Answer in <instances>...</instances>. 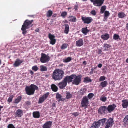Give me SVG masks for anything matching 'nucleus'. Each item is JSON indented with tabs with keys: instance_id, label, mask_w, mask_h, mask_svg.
Segmentation results:
<instances>
[{
	"instance_id": "nucleus-1",
	"label": "nucleus",
	"mask_w": 128,
	"mask_h": 128,
	"mask_svg": "<svg viewBox=\"0 0 128 128\" xmlns=\"http://www.w3.org/2000/svg\"><path fill=\"white\" fill-rule=\"evenodd\" d=\"M64 72L62 70L57 69L55 70L52 74V78L55 80H60L64 76Z\"/></svg>"
},
{
	"instance_id": "nucleus-2",
	"label": "nucleus",
	"mask_w": 128,
	"mask_h": 128,
	"mask_svg": "<svg viewBox=\"0 0 128 128\" xmlns=\"http://www.w3.org/2000/svg\"><path fill=\"white\" fill-rule=\"evenodd\" d=\"M38 87L34 84H31L30 86H26L25 88L26 93L28 95H30L33 94L35 90L38 89Z\"/></svg>"
},
{
	"instance_id": "nucleus-3",
	"label": "nucleus",
	"mask_w": 128,
	"mask_h": 128,
	"mask_svg": "<svg viewBox=\"0 0 128 128\" xmlns=\"http://www.w3.org/2000/svg\"><path fill=\"white\" fill-rule=\"evenodd\" d=\"M73 79L72 84L76 85H78L81 82V78L82 77L81 75L76 76L75 74H72Z\"/></svg>"
},
{
	"instance_id": "nucleus-4",
	"label": "nucleus",
	"mask_w": 128,
	"mask_h": 128,
	"mask_svg": "<svg viewBox=\"0 0 128 128\" xmlns=\"http://www.w3.org/2000/svg\"><path fill=\"white\" fill-rule=\"evenodd\" d=\"M105 119V122L104 123V124H102V126H104L105 128H109L112 127L114 124V121L113 119L112 118H110L107 120L106 121L107 119L106 118H103Z\"/></svg>"
},
{
	"instance_id": "nucleus-5",
	"label": "nucleus",
	"mask_w": 128,
	"mask_h": 128,
	"mask_svg": "<svg viewBox=\"0 0 128 128\" xmlns=\"http://www.w3.org/2000/svg\"><path fill=\"white\" fill-rule=\"evenodd\" d=\"M105 120V119H102L98 121L94 122L92 124L90 128H99L101 124H104Z\"/></svg>"
},
{
	"instance_id": "nucleus-6",
	"label": "nucleus",
	"mask_w": 128,
	"mask_h": 128,
	"mask_svg": "<svg viewBox=\"0 0 128 128\" xmlns=\"http://www.w3.org/2000/svg\"><path fill=\"white\" fill-rule=\"evenodd\" d=\"M41 57L40 59V62L42 63L48 62L50 60V58L48 54L42 53Z\"/></svg>"
},
{
	"instance_id": "nucleus-7",
	"label": "nucleus",
	"mask_w": 128,
	"mask_h": 128,
	"mask_svg": "<svg viewBox=\"0 0 128 128\" xmlns=\"http://www.w3.org/2000/svg\"><path fill=\"white\" fill-rule=\"evenodd\" d=\"M89 104L88 99L86 96L83 97L81 102V106L82 107H85V108H86L88 105Z\"/></svg>"
},
{
	"instance_id": "nucleus-8",
	"label": "nucleus",
	"mask_w": 128,
	"mask_h": 128,
	"mask_svg": "<svg viewBox=\"0 0 128 128\" xmlns=\"http://www.w3.org/2000/svg\"><path fill=\"white\" fill-rule=\"evenodd\" d=\"M33 21V20H26L25 21L22 26L28 29L29 28L32 26V25H31V24L32 23Z\"/></svg>"
},
{
	"instance_id": "nucleus-9",
	"label": "nucleus",
	"mask_w": 128,
	"mask_h": 128,
	"mask_svg": "<svg viewBox=\"0 0 128 128\" xmlns=\"http://www.w3.org/2000/svg\"><path fill=\"white\" fill-rule=\"evenodd\" d=\"M98 112L100 114L104 115L108 113L107 107L105 106H100L98 109Z\"/></svg>"
},
{
	"instance_id": "nucleus-10",
	"label": "nucleus",
	"mask_w": 128,
	"mask_h": 128,
	"mask_svg": "<svg viewBox=\"0 0 128 128\" xmlns=\"http://www.w3.org/2000/svg\"><path fill=\"white\" fill-rule=\"evenodd\" d=\"M81 19L84 23L88 24L91 23L93 21L92 18L90 16H82Z\"/></svg>"
},
{
	"instance_id": "nucleus-11",
	"label": "nucleus",
	"mask_w": 128,
	"mask_h": 128,
	"mask_svg": "<svg viewBox=\"0 0 128 128\" xmlns=\"http://www.w3.org/2000/svg\"><path fill=\"white\" fill-rule=\"evenodd\" d=\"M72 76V74L70 76H67L64 78L63 80L67 84V83H69L72 81L73 78Z\"/></svg>"
},
{
	"instance_id": "nucleus-12",
	"label": "nucleus",
	"mask_w": 128,
	"mask_h": 128,
	"mask_svg": "<svg viewBox=\"0 0 128 128\" xmlns=\"http://www.w3.org/2000/svg\"><path fill=\"white\" fill-rule=\"evenodd\" d=\"M48 37L50 40V44L52 45L54 44L56 42V40L54 38H55V36L50 33H49L48 34Z\"/></svg>"
},
{
	"instance_id": "nucleus-13",
	"label": "nucleus",
	"mask_w": 128,
	"mask_h": 128,
	"mask_svg": "<svg viewBox=\"0 0 128 128\" xmlns=\"http://www.w3.org/2000/svg\"><path fill=\"white\" fill-rule=\"evenodd\" d=\"M49 92H47L46 94H44L40 98L38 101V103L40 104L44 102L48 97L49 95Z\"/></svg>"
},
{
	"instance_id": "nucleus-14",
	"label": "nucleus",
	"mask_w": 128,
	"mask_h": 128,
	"mask_svg": "<svg viewBox=\"0 0 128 128\" xmlns=\"http://www.w3.org/2000/svg\"><path fill=\"white\" fill-rule=\"evenodd\" d=\"M104 0H95L94 5L98 6H101L104 3Z\"/></svg>"
},
{
	"instance_id": "nucleus-15",
	"label": "nucleus",
	"mask_w": 128,
	"mask_h": 128,
	"mask_svg": "<svg viewBox=\"0 0 128 128\" xmlns=\"http://www.w3.org/2000/svg\"><path fill=\"white\" fill-rule=\"evenodd\" d=\"M23 112L20 109L17 110L15 113V117H21L23 115Z\"/></svg>"
},
{
	"instance_id": "nucleus-16",
	"label": "nucleus",
	"mask_w": 128,
	"mask_h": 128,
	"mask_svg": "<svg viewBox=\"0 0 128 128\" xmlns=\"http://www.w3.org/2000/svg\"><path fill=\"white\" fill-rule=\"evenodd\" d=\"M23 62V60H20L19 58H17L13 64L14 66V67H18L20 66V64Z\"/></svg>"
},
{
	"instance_id": "nucleus-17",
	"label": "nucleus",
	"mask_w": 128,
	"mask_h": 128,
	"mask_svg": "<svg viewBox=\"0 0 128 128\" xmlns=\"http://www.w3.org/2000/svg\"><path fill=\"white\" fill-rule=\"evenodd\" d=\"M116 106L115 104H113L108 106L107 108V111L109 112L110 113L114 109Z\"/></svg>"
},
{
	"instance_id": "nucleus-18",
	"label": "nucleus",
	"mask_w": 128,
	"mask_h": 128,
	"mask_svg": "<svg viewBox=\"0 0 128 128\" xmlns=\"http://www.w3.org/2000/svg\"><path fill=\"white\" fill-rule=\"evenodd\" d=\"M52 122L50 121H47L42 126V128H50L52 125Z\"/></svg>"
},
{
	"instance_id": "nucleus-19",
	"label": "nucleus",
	"mask_w": 128,
	"mask_h": 128,
	"mask_svg": "<svg viewBox=\"0 0 128 128\" xmlns=\"http://www.w3.org/2000/svg\"><path fill=\"white\" fill-rule=\"evenodd\" d=\"M67 84L62 80L61 82H59L58 84V86L60 89H63L67 85Z\"/></svg>"
},
{
	"instance_id": "nucleus-20",
	"label": "nucleus",
	"mask_w": 128,
	"mask_h": 128,
	"mask_svg": "<svg viewBox=\"0 0 128 128\" xmlns=\"http://www.w3.org/2000/svg\"><path fill=\"white\" fill-rule=\"evenodd\" d=\"M84 44L83 40L82 39H80L76 42V45L77 46H81Z\"/></svg>"
},
{
	"instance_id": "nucleus-21",
	"label": "nucleus",
	"mask_w": 128,
	"mask_h": 128,
	"mask_svg": "<svg viewBox=\"0 0 128 128\" xmlns=\"http://www.w3.org/2000/svg\"><path fill=\"white\" fill-rule=\"evenodd\" d=\"M122 105L123 108H125L128 106V100H122Z\"/></svg>"
},
{
	"instance_id": "nucleus-22",
	"label": "nucleus",
	"mask_w": 128,
	"mask_h": 128,
	"mask_svg": "<svg viewBox=\"0 0 128 128\" xmlns=\"http://www.w3.org/2000/svg\"><path fill=\"white\" fill-rule=\"evenodd\" d=\"M68 21L70 22H76V17L72 16H70L68 18Z\"/></svg>"
},
{
	"instance_id": "nucleus-23",
	"label": "nucleus",
	"mask_w": 128,
	"mask_h": 128,
	"mask_svg": "<svg viewBox=\"0 0 128 128\" xmlns=\"http://www.w3.org/2000/svg\"><path fill=\"white\" fill-rule=\"evenodd\" d=\"M63 26H65L64 31V33L66 34H68L69 30V25L68 24H66L64 25Z\"/></svg>"
},
{
	"instance_id": "nucleus-24",
	"label": "nucleus",
	"mask_w": 128,
	"mask_h": 128,
	"mask_svg": "<svg viewBox=\"0 0 128 128\" xmlns=\"http://www.w3.org/2000/svg\"><path fill=\"white\" fill-rule=\"evenodd\" d=\"M101 38L104 40H107L109 38V35L108 34L106 33L104 34L101 35Z\"/></svg>"
},
{
	"instance_id": "nucleus-25",
	"label": "nucleus",
	"mask_w": 128,
	"mask_h": 128,
	"mask_svg": "<svg viewBox=\"0 0 128 128\" xmlns=\"http://www.w3.org/2000/svg\"><path fill=\"white\" fill-rule=\"evenodd\" d=\"M33 116L35 118H39L40 116V112L38 111L34 112L33 113Z\"/></svg>"
},
{
	"instance_id": "nucleus-26",
	"label": "nucleus",
	"mask_w": 128,
	"mask_h": 128,
	"mask_svg": "<svg viewBox=\"0 0 128 128\" xmlns=\"http://www.w3.org/2000/svg\"><path fill=\"white\" fill-rule=\"evenodd\" d=\"M51 87L52 91L54 92H56L58 90V87L54 84H52L51 86Z\"/></svg>"
},
{
	"instance_id": "nucleus-27",
	"label": "nucleus",
	"mask_w": 128,
	"mask_h": 128,
	"mask_svg": "<svg viewBox=\"0 0 128 128\" xmlns=\"http://www.w3.org/2000/svg\"><path fill=\"white\" fill-rule=\"evenodd\" d=\"M110 46V45L109 44H104L103 45V47L104 48V51H108Z\"/></svg>"
},
{
	"instance_id": "nucleus-28",
	"label": "nucleus",
	"mask_w": 128,
	"mask_h": 128,
	"mask_svg": "<svg viewBox=\"0 0 128 128\" xmlns=\"http://www.w3.org/2000/svg\"><path fill=\"white\" fill-rule=\"evenodd\" d=\"M89 30L88 29L87 27L85 28H83L82 29V33L86 35L89 32Z\"/></svg>"
},
{
	"instance_id": "nucleus-29",
	"label": "nucleus",
	"mask_w": 128,
	"mask_h": 128,
	"mask_svg": "<svg viewBox=\"0 0 128 128\" xmlns=\"http://www.w3.org/2000/svg\"><path fill=\"white\" fill-rule=\"evenodd\" d=\"M118 17L120 18H124L126 16L124 12H119L118 14Z\"/></svg>"
},
{
	"instance_id": "nucleus-30",
	"label": "nucleus",
	"mask_w": 128,
	"mask_h": 128,
	"mask_svg": "<svg viewBox=\"0 0 128 128\" xmlns=\"http://www.w3.org/2000/svg\"><path fill=\"white\" fill-rule=\"evenodd\" d=\"M104 19L107 20V18L110 15V13L108 11H105L104 12Z\"/></svg>"
},
{
	"instance_id": "nucleus-31",
	"label": "nucleus",
	"mask_w": 128,
	"mask_h": 128,
	"mask_svg": "<svg viewBox=\"0 0 128 128\" xmlns=\"http://www.w3.org/2000/svg\"><path fill=\"white\" fill-rule=\"evenodd\" d=\"M86 90V89L85 88H82L79 92V93L81 95H83L85 94Z\"/></svg>"
},
{
	"instance_id": "nucleus-32",
	"label": "nucleus",
	"mask_w": 128,
	"mask_h": 128,
	"mask_svg": "<svg viewBox=\"0 0 128 128\" xmlns=\"http://www.w3.org/2000/svg\"><path fill=\"white\" fill-rule=\"evenodd\" d=\"M107 84V81L105 80L101 82L100 84V86L102 87V88H104L106 86Z\"/></svg>"
},
{
	"instance_id": "nucleus-33",
	"label": "nucleus",
	"mask_w": 128,
	"mask_h": 128,
	"mask_svg": "<svg viewBox=\"0 0 128 128\" xmlns=\"http://www.w3.org/2000/svg\"><path fill=\"white\" fill-rule=\"evenodd\" d=\"M92 81V80L88 77H87L84 78L83 82L85 83L91 82Z\"/></svg>"
},
{
	"instance_id": "nucleus-34",
	"label": "nucleus",
	"mask_w": 128,
	"mask_h": 128,
	"mask_svg": "<svg viewBox=\"0 0 128 128\" xmlns=\"http://www.w3.org/2000/svg\"><path fill=\"white\" fill-rule=\"evenodd\" d=\"M22 98L21 96H19L16 98L14 101V103L15 104H18L20 102Z\"/></svg>"
},
{
	"instance_id": "nucleus-35",
	"label": "nucleus",
	"mask_w": 128,
	"mask_h": 128,
	"mask_svg": "<svg viewBox=\"0 0 128 128\" xmlns=\"http://www.w3.org/2000/svg\"><path fill=\"white\" fill-rule=\"evenodd\" d=\"M27 29H28L24 27L23 26H22L21 30L22 31V33L23 34L24 36L26 35V34L27 32V31L26 30Z\"/></svg>"
},
{
	"instance_id": "nucleus-36",
	"label": "nucleus",
	"mask_w": 128,
	"mask_h": 128,
	"mask_svg": "<svg viewBox=\"0 0 128 128\" xmlns=\"http://www.w3.org/2000/svg\"><path fill=\"white\" fill-rule=\"evenodd\" d=\"M66 98L67 99L70 98L72 97V94L70 92H66Z\"/></svg>"
},
{
	"instance_id": "nucleus-37",
	"label": "nucleus",
	"mask_w": 128,
	"mask_h": 128,
	"mask_svg": "<svg viewBox=\"0 0 128 128\" xmlns=\"http://www.w3.org/2000/svg\"><path fill=\"white\" fill-rule=\"evenodd\" d=\"M40 70L41 71H45L47 70V68L45 66H44L43 65L40 66Z\"/></svg>"
},
{
	"instance_id": "nucleus-38",
	"label": "nucleus",
	"mask_w": 128,
	"mask_h": 128,
	"mask_svg": "<svg viewBox=\"0 0 128 128\" xmlns=\"http://www.w3.org/2000/svg\"><path fill=\"white\" fill-rule=\"evenodd\" d=\"M72 60V58L71 57H68L67 58L64 59L63 61L64 62L66 63Z\"/></svg>"
},
{
	"instance_id": "nucleus-39",
	"label": "nucleus",
	"mask_w": 128,
	"mask_h": 128,
	"mask_svg": "<svg viewBox=\"0 0 128 128\" xmlns=\"http://www.w3.org/2000/svg\"><path fill=\"white\" fill-rule=\"evenodd\" d=\"M53 14L52 11L50 10H49L46 13V16L47 17H50Z\"/></svg>"
},
{
	"instance_id": "nucleus-40",
	"label": "nucleus",
	"mask_w": 128,
	"mask_h": 128,
	"mask_svg": "<svg viewBox=\"0 0 128 128\" xmlns=\"http://www.w3.org/2000/svg\"><path fill=\"white\" fill-rule=\"evenodd\" d=\"M68 46V44L66 43L63 44L61 46L60 48L62 50L64 49L67 47Z\"/></svg>"
},
{
	"instance_id": "nucleus-41",
	"label": "nucleus",
	"mask_w": 128,
	"mask_h": 128,
	"mask_svg": "<svg viewBox=\"0 0 128 128\" xmlns=\"http://www.w3.org/2000/svg\"><path fill=\"white\" fill-rule=\"evenodd\" d=\"M106 8V6H102L101 8L100 13L101 14H103Z\"/></svg>"
},
{
	"instance_id": "nucleus-42",
	"label": "nucleus",
	"mask_w": 128,
	"mask_h": 128,
	"mask_svg": "<svg viewBox=\"0 0 128 128\" xmlns=\"http://www.w3.org/2000/svg\"><path fill=\"white\" fill-rule=\"evenodd\" d=\"M113 38L114 40H116L117 39H119L120 40L121 39L119 38V36L118 34H114Z\"/></svg>"
},
{
	"instance_id": "nucleus-43",
	"label": "nucleus",
	"mask_w": 128,
	"mask_h": 128,
	"mask_svg": "<svg viewBox=\"0 0 128 128\" xmlns=\"http://www.w3.org/2000/svg\"><path fill=\"white\" fill-rule=\"evenodd\" d=\"M123 122L125 124H128V115L125 116L123 120Z\"/></svg>"
},
{
	"instance_id": "nucleus-44",
	"label": "nucleus",
	"mask_w": 128,
	"mask_h": 128,
	"mask_svg": "<svg viewBox=\"0 0 128 128\" xmlns=\"http://www.w3.org/2000/svg\"><path fill=\"white\" fill-rule=\"evenodd\" d=\"M94 94L92 93H90L87 96L88 98L89 99H91L94 96Z\"/></svg>"
},
{
	"instance_id": "nucleus-45",
	"label": "nucleus",
	"mask_w": 128,
	"mask_h": 128,
	"mask_svg": "<svg viewBox=\"0 0 128 128\" xmlns=\"http://www.w3.org/2000/svg\"><path fill=\"white\" fill-rule=\"evenodd\" d=\"M14 96L13 95H12L10 96V97H9L8 100V102H12V98H13V97Z\"/></svg>"
},
{
	"instance_id": "nucleus-46",
	"label": "nucleus",
	"mask_w": 128,
	"mask_h": 128,
	"mask_svg": "<svg viewBox=\"0 0 128 128\" xmlns=\"http://www.w3.org/2000/svg\"><path fill=\"white\" fill-rule=\"evenodd\" d=\"M38 68L36 66H33L32 68V69L35 71H36L38 70Z\"/></svg>"
},
{
	"instance_id": "nucleus-47",
	"label": "nucleus",
	"mask_w": 128,
	"mask_h": 128,
	"mask_svg": "<svg viewBox=\"0 0 128 128\" xmlns=\"http://www.w3.org/2000/svg\"><path fill=\"white\" fill-rule=\"evenodd\" d=\"M62 97L61 95L58 92L57 93L56 95V98L58 99V98H60Z\"/></svg>"
},
{
	"instance_id": "nucleus-48",
	"label": "nucleus",
	"mask_w": 128,
	"mask_h": 128,
	"mask_svg": "<svg viewBox=\"0 0 128 128\" xmlns=\"http://www.w3.org/2000/svg\"><path fill=\"white\" fill-rule=\"evenodd\" d=\"M67 14V13L66 12H62L60 16L63 17H65Z\"/></svg>"
},
{
	"instance_id": "nucleus-49",
	"label": "nucleus",
	"mask_w": 128,
	"mask_h": 128,
	"mask_svg": "<svg viewBox=\"0 0 128 128\" xmlns=\"http://www.w3.org/2000/svg\"><path fill=\"white\" fill-rule=\"evenodd\" d=\"M106 79V77L104 76H101L99 78L100 81H103Z\"/></svg>"
},
{
	"instance_id": "nucleus-50",
	"label": "nucleus",
	"mask_w": 128,
	"mask_h": 128,
	"mask_svg": "<svg viewBox=\"0 0 128 128\" xmlns=\"http://www.w3.org/2000/svg\"><path fill=\"white\" fill-rule=\"evenodd\" d=\"M7 128H15V127L12 124H9L7 126Z\"/></svg>"
},
{
	"instance_id": "nucleus-51",
	"label": "nucleus",
	"mask_w": 128,
	"mask_h": 128,
	"mask_svg": "<svg viewBox=\"0 0 128 128\" xmlns=\"http://www.w3.org/2000/svg\"><path fill=\"white\" fill-rule=\"evenodd\" d=\"M100 100L103 102H105L106 100V97H103L100 98Z\"/></svg>"
},
{
	"instance_id": "nucleus-52",
	"label": "nucleus",
	"mask_w": 128,
	"mask_h": 128,
	"mask_svg": "<svg viewBox=\"0 0 128 128\" xmlns=\"http://www.w3.org/2000/svg\"><path fill=\"white\" fill-rule=\"evenodd\" d=\"M90 13L94 16H95L96 15V12L94 10H92L90 12Z\"/></svg>"
},
{
	"instance_id": "nucleus-53",
	"label": "nucleus",
	"mask_w": 128,
	"mask_h": 128,
	"mask_svg": "<svg viewBox=\"0 0 128 128\" xmlns=\"http://www.w3.org/2000/svg\"><path fill=\"white\" fill-rule=\"evenodd\" d=\"M72 115L76 117L78 116L79 114V113L78 112H74L72 113Z\"/></svg>"
},
{
	"instance_id": "nucleus-54",
	"label": "nucleus",
	"mask_w": 128,
	"mask_h": 128,
	"mask_svg": "<svg viewBox=\"0 0 128 128\" xmlns=\"http://www.w3.org/2000/svg\"><path fill=\"white\" fill-rule=\"evenodd\" d=\"M25 103L27 106H30L31 104V102L29 101H28L26 102Z\"/></svg>"
},
{
	"instance_id": "nucleus-55",
	"label": "nucleus",
	"mask_w": 128,
	"mask_h": 128,
	"mask_svg": "<svg viewBox=\"0 0 128 128\" xmlns=\"http://www.w3.org/2000/svg\"><path fill=\"white\" fill-rule=\"evenodd\" d=\"M95 69V68H91V71L90 72V74L92 75L93 74V71Z\"/></svg>"
},
{
	"instance_id": "nucleus-56",
	"label": "nucleus",
	"mask_w": 128,
	"mask_h": 128,
	"mask_svg": "<svg viewBox=\"0 0 128 128\" xmlns=\"http://www.w3.org/2000/svg\"><path fill=\"white\" fill-rule=\"evenodd\" d=\"M78 6L77 5H75L74 6V9L75 10H76L78 9Z\"/></svg>"
},
{
	"instance_id": "nucleus-57",
	"label": "nucleus",
	"mask_w": 128,
	"mask_h": 128,
	"mask_svg": "<svg viewBox=\"0 0 128 128\" xmlns=\"http://www.w3.org/2000/svg\"><path fill=\"white\" fill-rule=\"evenodd\" d=\"M102 66V65L101 64H99L98 65V67L99 68H101Z\"/></svg>"
},
{
	"instance_id": "nucleus-58",
	"label": "nucleus",
	"mask_w": 128,
	"mask_h": 128,
	"mask_svg": "<svg viewBox=\"0 0 128 128\" xmlns=\"http://www.w3.org/2000/svg\"><path fill=\"white\" fill-rule=\"evenodd\" d=\"M56 104L54 103H53L52 105V107H56Z\"/></svg>"
},
{
	"instance_id": "nucleus-59",
	"label": "nucleus",
	"mask_w": 128,
	"mask_h": 128,
	"mask_svg": "<svg viewBox=\"0 0 128 128\" xmlns=\"http://www.w3.org/2000/svg\"><path fill=\"white\" fill-rule=\"evenodd\" d=\"M29 72L30 74H31V75H32L34 74L33 72L31 70H30Z\"/></svg>"
},
{
	"instance_id": "nucleus-60",
	"label": "nucleus",
	"mask_w": 128,
	"mask_h": 128,
	"mask_svg": "<svg viewBox=\"0 0 128 128\" xmlns=\"http://www.w3.org/2000/svg\"><path fill=\"white\" fill-rule=\"evenodd\" d=\"M102 52V50L100 49H99L98 51V52L99 54H101Z\"/></svg>"
},
{
	"instance_id": "nucleus-61",
	"label": "nucleus",
	"mask_w": 128,
	"mask_h": 128,
	"mask_svg": "<svg viewBox=\"0 0 128 128\" xmlns=\"http://www.w3.org/2000/svg\"><path fill=\"white\" fill-rule=\"evenodd\" d=\"M39 29H38V28H36V29L35 30V32H38L39 31Z\"/></svg>"
},
{
	"instance_id": "nucleus-62",
	"label": "nucleus",
	"mask_w": 128,
	"mask_h": 128,
	"mask_svg": "<svg viewBox=\"0 0 128 128\" xmlns=\"http://www.w3.org/2000/svg\"><path fill=\"white\" fill-rule=\"evenodd\" d=\"M57 16V14H54L52 16V17H56Z\"/></svg>"
},
{
	"instance_id": "nucleus-63",
	"label": "nucleus",
	"mask_w": 128,
	"mask_h": 128,
	"mask_svg": "<svg viewBox=\"0 0 128 128\" xmlns=\"http://www.w3.org/2000/svg\"><path fill=\"white\" fill-rule=\"evenodd\" d=\"M83 64H84V65H86V61H84L83 62V63H82Z\"/></svg>"
},
{
	"instance_id": "nucleus-64",
	"label": "nucleus",
	"mask_w": 128,
	"mask_h": 128,
	"mask_svg": "<svg viewBox=\"0 0 128 128\" xmlns=\"http://www.w3.org/2000/svg\"><path fill=\"white\" fill-rule=\"evenodd\" d=\"M64 23H68V21L67 20H65L64 21Z\"/></svg>"
}]
</instances>
